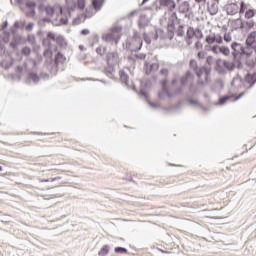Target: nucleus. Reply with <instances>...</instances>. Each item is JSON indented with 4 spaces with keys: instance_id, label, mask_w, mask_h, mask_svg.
Listing matches in <instances>:
<instances>
[{
    "instance_id": "obj_33",
    "label": "nucleus",
    "mask_w": 256,
    "mask_h": 256,
    "mask_svg": "<svg viewBox=\"0 0 256 256\" xmlns=\"http://www.w3.org/2000/svg\"><path fill=\"white\" fill-rule=\"evenodd\" d=\"M225 101H227V98H222L221 102L224 103Z\"/></svg>"
},
{
    "instance_id": "obj_30",
    "label": "nucleus",
    "mask_w": 256,
    "mask_h": 256,
    "mask_svg": "<svg viewBox=\"0 0 256 256\" xmlns=\"http://www.w3.org/2000/svg\"><path fill=\"white\" fill-rule=\"evenodd\" d=\"M212 61H213V58H212V57H208V58H207V62H208L209 64H211Z\"/></svg>"
},
{
    "instance_id": "obj_20",
    "label": "nucleus",
    "mask_w": 256,
    "mask_h": 256,
    "mask_svg": "<svg viewBox=\"0 0 256 256\" xmlns=\"http://www.w3.org/2000/svg\"><path fill=\"white\" fill-rule=\"evenodd\" d=\"M214 41H215V43L221 44V43H223V37L221 35L214 34Z\"/></svg>"
},
{
    "instance_id": "obj_4",
    "label": "nucleus",
    "mask_w": 256,
    "mask_h": 256,
    "mask_svg": "<svg viewBox=\"0 0 256 256\" xmlns=\"http://www.w3.org/2000/svg\"><path fill=\"white\" fill-rule=\"evenodd\" d=\"M38 10L41 14L46 13V15L49 17L53 16L55 13V8L53 6H45L43 3L38 6Z\"/></svg>"
},
{
    "instance_id": "obj_12",
    "label": "nucleus",
    "mask_w": 256,
    "mask_h": 256,
    "mask_svg": "<svg viewBox=\"0 0 256 256\" xmlns=\"http://www.w3.org/2000/svg\"><path fill=\"white\" fill-rule=\"evenodd\" d=\"M110 252V246H102V248L100 249V252H98V255L100 256H106L108 253Z\"/></svg>"
},
{
    "instance_id": "obj_14",
    "label": "nucleus",
    "mask_w": 256,
    "mask_h": 256,
    "mask_svg": "<svg viewBox=\"0 0 256 256\" xmlns=\"http://www.w3.org/2000/svg\"><path fill=\"white\" fill-rule=\"evenodd\" d=\"M103 4V0H93V6L96 10H99Z\"/></svg>"
},
{
    "instance_id": "obj_26",
    "label": "nucleus",
    "mask_w": 256,
    "mask_h": 256,
    "mask_svg": "<svg viewBox=\"0 0 256 256\" xmlns=\"http://www.w3.org/2000/svg\"><path fill=\"white\" fill-rule=\"evenodd\" d=\"M31 78H33L35 81H38V80H39V76L36 75V74H32V75H31Z\"/></svg>"
},
{
    "instance_id": "obj_36",
    "label": "nucleus",
    "mask_w": 256,
    "mask_h": 256,
    "mask_svg": "<svg viewBox=\"0 0 256 256\" xmlns=\"http://www.w3.org/2000/svg\"><path fill=\"white\" fill-rule=\"evenodd\" d=\"M196 2H197V3H201V2H203V0H196Z\"/></svg>"
},
{
    "instance_id": "obj_25",
    "label": "nucleus",
    "mask_w": 256,
    "mask_h": 256,
    "mask_svg": "<svg viewBox=\"0 0 256 256\" xmlns=\"http://www.w3.org/2000/svg\"><path fill=\"white\" fill-rule=\"evenodd\" d=\"M205 56H206V52H204V51L198 52V58L199 59H203V58H205Z\"/></svg>"
},
{
    "instance_id": "obj_5",
    "label": "nucleus",
    "mask_w": 256,
    "mask_h": 256,
    "mask_svg": "<svg viewBox=\"0 0 256 256\" xmlns=\"http://www.w3.org/2000/svg\"><path fill=\"white\" fill-rule=\"evenodd\" d=\"M160 6L168 8L169 11L176 9L177 4L175 0H160Z\"/></svg>"
},
{
    "instance_id": "obj_28",
    "label": "nucleus",
    "mask_w": 256,
    "mask_h": 256,
    "mask_svg": "<svg viewBox=\"0 0 256 256\" xmlns=\"http://www.w3.org/2000/svg\"><path fill=\"white\" fill-rule=\"evenodd\" d=\"M247 25L249 26V28H253L254 27V22H249V23H247Z\"/></svg>"
},
{
    "instance_id": "obj_11",
    "label": "nucleus",
    "mask_w": 256,
    "mask_h": 256,
    "mask_svg": "<svg viewBox=\"0 0 256 256\" xmlns=\"http://www.w3.org/2000/svg\"><path fill=\"white\" fill-rule=\"evenodd\" d=\"M47 39L48 40H52V41H55L56 43H60V41L63 40V37L62 36H56L54 33H49L47 35Z\"/></svg>"
},
{
    "instance_id": "obj_40",
    "label": "nucleus",
    "mask_w": 256,
    "mask_h": 256,
    "mask_svg": "<svg viewBox=\"0 0 256 256\" xmlns=\"http://www.w3.org/2000/svg\"><path fill=\"white\" fill-rule=\"evenodd\" d=\"M182 82H183V83H185V81H184V80H182Z\"/></svg>"
},
{
    "instance_id": "obj_29",
    "label": "nucleus",
    "mask_w": 256,
    "mask_h": 256,
    "mask_svg": "<svg viewBox=\"0 0 256 256\" xmlns=\"http://www.w3.org/2000/svg\"><path fill=\"white\" fill-rule=\"evenodd\" d=\"M121 37V27H118V39Z\"/></svg>"
},
{
    "instance_id": "obj_21",
    "label": "nucleus",
    "mask_w": 256,
    "mask_h": 256,
    "mask_svg": "<svg viewBox=\"0 0 256 256\" xmlns=\"http://www.w3.org/2000/svg\"><path fill=\"white\" fill-rule=\"evenodd\" d=\"M22 54H24L25 56H29L31 54V48L29 47H24L22 49Z\"/></svg>"
},
{
    "instance_id": "obj_3",
    "label": "nucleus",
    "mask_w": 256,
    "mask_h": 256,
    "mask_svg": "<svg viewBox=\"0 0 256 256\" xmlns=\"http://www.w3.org/2000/svg\"><path fill=\"white\" fill-rule=\"evenodd\" d=\"M219 2L220 0H205V4L207 6V11L211 15H215L219 11Z\"/></svg>"
},
{
    "instance_id": "obj_16",
    "label": "nucleus",
    "mask_w": 256,
    "mask_h": 256,
    "mask_svg": "<svg viewBox=\"0 0 256 256\" xmlns=\"http://www.w3.org/2000/svg\"><path fill=\"white\" fill-rule=\"evenodd\" d=\"M206 42L209 45H212L213 43H215V34L209 35L206 37Z\"/></svg>"
},
{
    "instance_id": "obj_15",
    "label": "nucleus",
    "mask_w": 256,
    "mask_h": 256,
    "mask_svg": "<svg viewBox=\"0 0 256 256\" xmlns=\"http://www.w3.org/2000/svg\"><path fill=\"white\" fill-rule=\"evenodd\" d=\"M118 57V54H116V52H109L107 54V61L111 62V60L115 59Z\"/></svg>"
},
{
    "instance_id": "obj_24",
    "label": "nucleus",
    "mask_w": 256,
    "mask_h": 256,
    "mask_svg": "<svg viewBox=\"0 0 256 256\" xmlns=\"http://www.w3.org/2000/svg\"><path fill=\"white\" fill-rule=\"evenodd\" d=\"M224 40L226 41V43H230V41L232 40L231 35L225 34V35H224Z\"/></svg>"
},
{
    "instance_id": "obj_13",
    "label": "nucleus",
    "mask_w": 256,
    "mask_h": 256,
    "mask_svg": "<svg viewBox=\"0 0 256 256\" xmlns=\"http://www.w3.org/2000/svg\"><path fill=\"white\" fill-rule=\"evenodd\" d=\"M76 6L79 10H83L86 7V1L85 0H77Z\"/></svg>"
},
{
    "instance_id": "obj_19",
    "label": "nucleus",
    "mask_w": 256,
    "mask_h": 256,
    "mask_svg": "<svg viewBox=\"0 0 256 256\" xmlns=\"http://www.w3.org/2000/svg\"><path fill=\"white\" fill-rule=\"evenodd\" d=\"M187 36L192 39L195 36V30L194 28L190 27L188 32H187Z\"/></svg>"
},
{
    "instance_id": "obj_8",
    "label": "nucleus",
    "mask_w": 256,
    "mask_h": 256,
    "mask_svg": "<svg viewBox=\"0 0 256 256\" xmlns=\"http://www.w3.org/2000/svg\"><path fill=\"white\" fill-rule=\"evenodd\" d=\"M57 174H59L58 170H52L49 173V176H51L52 178H50V179H42V180H40V182H54L56 180H60L61 177H55Z\"/></svg>"
},
{
    "instance_id": "obj_41",
    "label": "nucleus",
    "mask_w": 256,
    "mask_h": 256,
    "mask_svg": "<svg viewBox=\"0 0 256 256\" xmlns=\"http://www.w3.org/2000/svg\"><path fill=\"white\" fill-rule=\"evenodd\" d=\"M179 1H181V0H177V2H179Z\"/></svg>"
},
{
    "instance_id": "obj_38",
    "label": "nucleus",
    "mask_w": 256,
    "mask_h": 256,
    "mask_svg": "<svg viewBox=\"0 0 256 256\" xmlns=\"http://www.w3.org/2000/svg\"><path fill=\"white\" fill-rule=\"evenodd\" d=\"M0 171H2V166H0Z\"/></svg>"
},
{
    "instance_id": "obj_31",
    "label": "nucleus",
    "mask_w": 256,
    "mask_h": 256,
    "mask_svg": "<svg viewBox=\"0 0 256 256\" xmlns=\"http://www.w3.org/2000/svg\"><path fill=\"white\" fill-rule=\"evenodd\" d=\"M236 23H240V28H243V23L241 20H236Z\"/></svg>"
},
{
    "instance_id": "obj_10",
    "label": "nucleus",
    "mask_w": 256,
    "mask_h": 256,
    "mask_svg": "<svg viewBox=\"0 0 256 256\" xmlns=\"http://www.w3.org/2000/svg\"><path fill=\"white\" fill-rule=\"evenodd\" d=\"M244 12H245V19H253V17L256 14V10H254V9H247L246 7H245Z\"/></svg>"
},
{
    "instance_id": "obj_9",
    "label": "nucleus",
    "mask_w": 256,
    "mask_h": 256,
    "mask_svg": "<svg viewBox=\"0 0 256 256\" xmlns=\"http://www.w3.org/2000/svg\"><path fill=\"white\" fill-rule=\"evenodd\" d=\"M190 10V3L188 1H184L179 5L178 11L180 13H187Z\"/></svg>"
},
{
    "instance_id": "obj_17",
    "label": "nucleus",
    "mask_w": 256,
    "mask_h": 256,
    "mask_svg": "<svg viewBox=\"0 0 256 256\" xmlns=\"http://www.w3.org/2000/svg\"><path fill=\"white\" fill-rule=\"evenodd\" d=\"M96 52L98 55L103 56L106 53V47L100 46L97 48Z\"/></svg>"
},
{
    "instance_id": "obj_27",
    "label": "nucleus",
    "mask_w": 256,
    "mask_h": 256,
    "mask_svg": "<svg viewBox=\"0 0 256 256\" xmlns=\"http://www.w3.org/2000/svg\"><path fill=\"white\" fill-rule=\"evenodd\" d=\"M89 34V30H81V35H88Z\"/></svg>"
},
{
    "instance_id": "obj_39",
    "label": "nucleus",
    "mask_w": 256,
    "mask_h": 256,
    "mask_svg": "<svg viewBox=\"0 0 256 256\" xmlns=\"http://www.w3.org/2000/svg\"><path fill=\"white\" fill-rule=\"evenodd\" d=\"M187 77H189V73H187Z\"/></svg>"
},
{
    "instance_id": "obj_18",
    "label": "nucleus",
    "mask_w": 256,
    "mask_h": 256,
    "mask_svg": "<svg viewBox=\"0 0 256 256\" xmlns=\"http://www.w3.org/2000/svg\"><path fill=\"white\" fill-rule=\"evenodd\" d=\"M115 252H116V253H121V254H127V253H128V250L125 249V248H122V247L118 246L117 248H115Z\"/></svg>"
},
{
    "instance_id": "obj_37",
    "label": "nucleus",
    "mask_w": 256,
    "mask_h": 256,
    "mask_svg": "<svg viewBox=\"0 0 256 256\" xmlns=\"http://www.w3.org/2000/svg\"><path fill=\"white\" fill-rule=\"evenodd\" d=\"M164 72L167 73V70H162V73H164Z\"/></svg>"
},
{
    "instance_id": "obj_35",
    "label": "nucleus",
    "mask_w": 256,
    "mask_h": 256,
    "mask_svg": "<svg viewBox=\"0 0 256 256\" xmlns=\"http://www.w3.org/2000/svg\"><path fill=\"white\" fill-rule=\"evenodd\" d=\"M60 13H63V9L61 7L58 8Z\"/></svg>"
},
{
    "instance_id": "obj_34",
    "label": "nucleus",
    "mask_w": 256,
    "mask_h": 256,
    "mask_svg": "<svg viewBox=\"0 0 256 256\" xmlns=\"http://www.w3.org/2000/svg\"><path fill=\"white\" fill-rule=\"evenodd\" d=\"M149 0H143L142 5H144L145 3H147Z\"/></svg>"
},
{
    "instance_id": "obj_22",
    "label": "nucleus",
    "mask_w": 256,
    "mask_h": 256,
    "mask_svg": "<svg viewBox=\"0 0 256 256\" xmlns=\"http://www.w3.org/2000/svg\"><path fill=\"white\" fill-rule=\"evenodd\" d=\"M220 53H222V54L227 56V55H229L230 50H229L228 47L223 46V47H221Z\"/></svg>"
},
{
    "instance_id": "obj_23",
    "label": "nucleus",
    "mask_w": 256,
    "mask_h": 256,
    "mask_svg": "<svg viewBox=\"0 0 256 256\" xmlns=\"http://www.w3.org/2000/svg\"><path fill=\"white\" fill-rule=\"evenodd\" d=\"M212 52H214V54H219L221 53V47L216 45V46H212Z\"/></svg>"
},
{
    "instance_id": "obj_7",
    "label": "nucleus",
    "mask_w": 256,
    "mask_h": 256,
    "mask_svg": "<svg viewBox=\"0 0 256 256\" xmlns=\"http://www.w3.org/2000/svg\"><path fill=\"white\" fill-rule=\"evenodd\" d=\"M132 51H139L142 48V40L139 37H134L131 40Z\"/></svg>"
},
{
    "instance_id": "obj_2",
    "label": "nucleus",
    "mask_w": 256,
    "mask_h": 256,
    "mask_svg": "<svg viewBox=\"0 0 256 256\" xmlns=\"http://www.w3.org/2000/svg\"><path fill=\"white\" fill-rule=\"evenodd\" d=\"M246 10V6H245V2L241 1V3H229L226 6V12L229 15H235L237 13L243 14L245 13Z\"/></svg>"
},
{
    "instance_id": "obj_32",
    "label": "nucleus",
    "mask_w": 256,
    "mask_h": 256,
    "mask_svg": "<svg viewBox=\"0 0 256 256\" xmlns=\"http://www.w3.org/2000/svg\"><path fill=\"white\" fill-rule=\"evenodd\" d=\"M242 96H243V93L239 94V95L236 97V100L240 99Z\"/></svg>"
},
{
    "instance_id": "obj_1",
    "label": "nucleus",
    "mask_w": 256,
    "mask_h": 256,
    "mask_svg": "<svg viewBox=\"0 0 256 256\" xmlns=\"http://www.w3.org/2000/svg\"><path fill=\"white\" fill-rule=\"evenodd\" d=\"M27 16H35L36 7L40 0H15Z\"/></svg>"
},
{
    "instance_id": "obj_6",
    "label": "nucleus",
    "mask_w": 256,
    "mask_h": 256,
    "mask_svg": "<svg viewBox=\"0 0 256 256\" xmlns=\"http://www.w3.org/2000/svg\"><path fill=\"white\" fill-rule=\"evenodd\" d=\"M246 45L252 48H256V30L248 35L246 39Z\"/></svg>"
}]
</instances>
